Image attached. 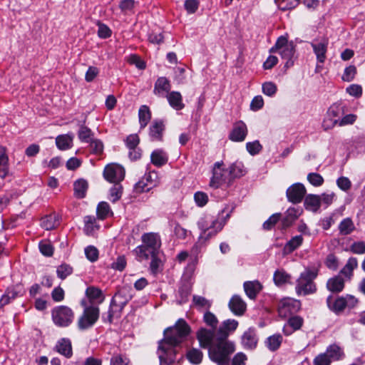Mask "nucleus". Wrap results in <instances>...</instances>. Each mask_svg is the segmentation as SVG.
Here are the masks:
<instances>
[{"instance_id": "nucleus-1", "label": "nucleus", "mask_w": 365, "mask_h": 365, "mask_svg": "<svg viewBox=\"0 0 365 365\" xmlns=\"http://www.w3.org/2000/svg\"><path fill=\"white\" fill-rule=\"evenodd\" d=\"M190 327L183 319H179L173 327L164 331V339L159 341L158 354L160 365H171L176 360L175 347L185 340Z\"/></svg>"}, {"instance_id": "nucleus-2", "label": "nucleus", "mask_w": 365, "mask_h": 365, "mask_svg": "<svg viewBox=\"0 0 365 365\" xmlns=\"http://www.w3.org/2000/svg\"><path fill=\"white\" fill-rule=\"evenodd\" d=\"M230 217V212L221 217H215L209 214H205L200 217L197 222V227L200 230L198 242L202 245L205 244L216 236L223 229Z\"/></svg>"}, {"instance_id": "nucleus-3", "label": "nucleus", "mask_w": 365, "mask_h": 365, "mask_svg": "<svg viewBox=\"0 0 365 365\" xmlns=\"http://www.w3.org/2000/svg\"><path fill=\"white\" fill-rule=\"evenodd\" d=\"M207 348H209L211 361L217 365H230V356L235 351V344L227 339H220L215 335Z\"/></svg>"}, {"instance_id": "nucleus-4", "label": "nucleus", "mask_w": 365, "mask_h": 365, "mask_svg": "<svg viewBox=\"0 0 365 365\" xmlns=\"http://www.w3.org/2000/svg\"><path fill=\"white\" fill-rule=\"evenodd\" d=\"M238 324L237 320L229 319L223 321L217 330L200 328L196 333L200 346L202 348H206L210 344L211 339L215 335L219 336L220 339H228V336L237 329Z\"/></svg>"}, {"instance_id": "nucleus-5", "label": "nucleus", "mask_w": 365, "mask_h": 365, "mask_svg": "<svg viewBox=\"0 0 365 365\" xmlns=\"http://www.w3.org/2000/svg\"><path fill=\"white\" fill-rule=\"evenodd\" d=\"M142 245L133 250L136 259L139 262L148 260L150 254L163 252L161 250L162 240L158 232H146L141 236Z\"/></svg>"}, {"instance_id": "nucleus-6", "label": "nucleus", "mask_w": 365, "mask_h": 365, "mask_svg": "<svg viewBox=\"0 0 365 365\" xmlns=\"http://www.w3.org/2000/svg\"><path fill=\"white\" fill-rule=\"evenodd\" d=\"M270 53H277L285 61L284 68H289L294 65V61L297 58L295 56L296 46L293 41H289L287 36H279L274 46L270 50Z\"/></svg>"}, {"instance_id": "nucleus-7", "label": "nucleus", "mask_w": 365, "mask_h": 365, "mask_svg": "<svg viewBox=\"0 0 365 365\" xmlns=\"http://www.w3.org/2000/svg\"><path fill=\"white\" fill-rule=\"evenodd\" d=\"M318 275L316 269H307L302 272L296 282L295 292L298 296L309 295L314 294L317 290V285L314 280Z\"/></svg>"}, {"instance_id": "nucleus-8", "label": "nucleus", "mask_w": 365, "mask_h": 365, "mask_svg": "<svg viewBox=\"0 0 365 365\" xmlns=\"http://www.w3.org/2000/svg\"><path fill=\"white\" fill-rule=\"evenodd\" d=\"M80 304L83 310L78 319L77 327L79 330L83 331L91 329L98 322L100 317V309L93 304L88 305L85 299H83Z\"/></svg>"}, {"instance_id": "nucleus-9", "label": "nucleus", "mask_w": 365, "mask_h": 365, "mask_svg": "<svg viewBox=\"0 0 365 365\" xmlns=\"http://www.w3.org/2000/svg\"><path fill=\"white\" fill-rule=\"evenodd\" d=\"M212 173L209 184L211 187L217 189L223 185H231V177H230L228 168H225L222 161L216 162L213 165Z\"/></svg>"}, {"instance_id": "nucleus-10", "label": "nucleus", "mask_w": 365, "mask_h": 365, "mask_svg": "<svg viewBox=\"0 0 365 365\" xmlns=\"http://www.w3.org/2000/svg\"><path fill=\"white\" fill-rule=\"evenodd\" d=\"M51 317L54 324L57 327H67L73 321L74 312L69 307L60 305L52 309Z\"/></svg>"}, {"instance_id": "nucleus-11", "label": "nucleus", "mask_w": 365, "mask_h": 365, "mask_svg": "<svg viewBox=\"0 0 365 365\" xmlns=\"http://www.w3.org/2000/svg\"><path fill=\"white\" fill-rule=\"evenodd\" d=\"M301 302L294 298L282 299L277 306L278 314L281 318H287L295 315L301 309Z\"/></svg>"}, {"instance_id": "nucleus-12", "label": "nucleus", "mask_w": 365, "mask_h": 365, "mask_svg": "<svg viewBox=\"0 0 365 365\" xmlns=\"http://www.w3.org/2000/svg\"><path fill=\"white\" fill-rule=\"evenodd\" d=\"M344 106L342 103H335L332 104L327 111V117L323 121L324 130H329L335 126L339 122L341 115L344 113Z\"/></svg>"}, {"instance_id": "nucleus-13", "label": "nucleus", "mask_w": 365, "mask_h": 365, "mask_svg": "<svg viewBox=\"0 0 365 365\" xmlns=\"http://www.w3.org/2000/svg\"><path fill=\"white\" fill-rule=\"evenodd\" d=\"M103 177L111 183H118L125 178V170L118 164L110 163L105 167Z\"/></svg>"}, {"instance_id": "nucleus-14", "label": "nucleus", "mask_w": 365, "mask_h": 365, "mask_svg": "<svg viewBox=\"0 0 365 365\" xmlns=\"http://www.w3.org/2000/svg\"><path fill=\"white\" fill-rule=\"evenodd\" d=\"M318 63L323 64L327 59V52L329 45V39L325 37L315 38L311 43Z\"/></svg>"}, {"instance_id": "nucleus-15", "label": "nucleus", "mask_w": 365, "mask_h": 365, "mask_svg": "<svg viewBox=\"0 0 365 365\" xmlns=\"http://www.w3.org/2000/svg\"><path fill=\"white\" fill-rule=\"evenodd\" d=\"M157 173L155 172L146 173L142 178L135 185L134 190L137 193L150 191L157 184Z\"/></svg>"}, {"instance_id": "nucleus-16", "label": "nucleus", "mask_w": 365, "mask_h": 365, "mask_svg": "<svg viewBox=\"0 0 365 365\" xmlns=\"http://www.w3.org/2000/svg\"><path fill=\"white\" fill-rule=\"evenodd\" d=\"M25 294V289L21 284L9 287L0 298V306L4 307L17 297H22Z\"/></svg>"}, {"instance_id": "nucleus-17", "label": "nucleus", "mask_w": 365, "mask_h": 365, "mask_svg": "<svg viewBox=\"0 0 365 365\" xmlns=\"http://www.w3.org/2000/svg\"><path fill=\"white\" fill-rule=\"evenodd\" d=\"M307 190L303 184L297 182L288 187L286 195L289 202L298 204L302 201Z\"/></svg>"}, {"instance_id": "nucleus-18", "label": "nucleus", "mask_w": 365, "mask_h": 365, "mask_svg": "<svg viewBox=\"0 0 365 365\" xmlns=\"http://www.w3.org/2000/svg\"><path fill=\"white\" fill-rule=\"evenodd\" d=\"M247 133L248 130L246 124L242 120H238L233 123L228 138L233 142H242L245 140Z\"/></svg>"}, {"instance_id": "nucleus-19", "label": "nucleus", "mask_w": 365, "mask_h": 365, "mask_svg": "<svg viewBox=\"0 0 365 365\" xmlns=\"http://www.w3.org/2000/svg\"><path fill=\"white\" fill-rule=\"evenodd\" d=\"M165 130V125L163 120H154L149 127V138L152 142H162Z\"/></svg>"}, {"instance_id": "nucleus-20", "label": "nucleus", "mask_w": 365, "mask_h": 365, "mask_svg": "<svg viewBox=\"0 0 365 365\" xmlns=\"http://www.w3.org/2000/svg\"><path fill=\"white\" fill-rule=\"evenodd\" d=\"M86 298L88 305H96L98 307L105 300V295L103 291L97 287L89 286L85 292Z\"/></svg>"}, {"instance_id": "nucleus-21", "label": "nucleus", "mask_w": 365, "mask_h": 365, "mask_svg": "<svg viewBox=\"0 0 365 365\" xmlns=\"http://www.w3.org/2000/svg\"><path fill=\"white\" fill-rule=\"evenodd\" d=\"M304 324V319L299 315H293L288 317L287 322L284 324L282 331L286 336H290L294 332L301 329Z\"/></svg>"}, {"instance_id": "nucleus-22", "label": "nucleus", "mask_w": 365, "mask_h": 365, "mask_svg": "<svg viewBox=\"0 0 365 365\" xmlns=\"http://www.w3.org/2000/svg\"><path fill=\"white\" fill-rule=\"evenodd\" d=\"M171 83L170 80L164 76L158 77L155 82L153 94L160 98H165L170 92Z\"/></svg>"}, {"instance_id": "nucleus-23", "label": "nucleus", "mask_w": 365, "mask_h": 365, "mask_svg": "<svg viewBox=\"0 0 365 365\" xmlns=\"http://www.w3.org/2000/svg\"><path fill=\"white\" fill-rule=\"evenodd\" d=\"M257 342L258 338L255 328H249L243 333L241 338V343L245 349H254L256 348Z\"/></svg>"}, {"instance_id": "nucleus-24", "label": "nucleus", "mask_w": 365, "mask_h": 365, "mask_svg": "<svg viewBox=\"0 0 365 365\" xmlns=\"http://www.w3.org/2000/svg\"><path fill=\"white\" fill-rule=\"evenodd\" d=\"M54 349L67 359H70L73 356L71 341L68 339L62 338L58 340Z\"/></svg>"}, {"instance_id": "nucleus-25", "label": "nucleus", "mask_w": 365, "mask_h": 365, "mask_svg": "<svg viewBox=\"0 0 365 365\" xmlns=\"http://www.w3.org/2000/svg\"><path fill=\"white\" fill-rule=\"evenodd\" d=\"M59 225V215L55 212L47 215L41 219V227L46 230H54Z\"/></svg>"}, {"instance_id": "nucleus-26", "label": "nucleus", "mask_w": 365, "mask_h": 365, "mask_svg": "<svg viewBox=\"0 0 365 365\" xmlns=\"http://www.w3.org/2000/svg\"><path fill=\"white\" fill-rule=\"evenodd\" d=\"M150 161L155 167L160 168L167 164L168 155L163 149H155L150 155Z\"/></svg>"}, {"instance_id": "nucleus-27", "label": "nucleus", "mask_w": 365, "mask_h": 365, "mask_svg": "<svg viewBox=\"0 0 365 365\" xmlns=\"http://www.w3.org/2000/svg\"><path fill=\"white\" fill-rule=\"evenodd\" d=\"M229 308L237 316L242 315L246 310V304L240 296L234 295L229 302Z\"/></svg>"}, {"instance_id": "nucleus-28", "label": "nucleus", "mask_w": 365, "mask_h": 365, "mask_svg": "<svg viewBox=\"0 0 365 365\" xmlns=\"http://www.w3.org/2000/svg\"><path fill=\"white\" fill-rule=\"evenodd\" d=\"M243 287L247 296L251 299H255L262 289V284L257 280L245 282Z\"/></svg>"}, {"instance_id": "nucleus-29", "label": "nucleus", "mask_w": 365, "mask_h": 365, "mask_svg": "<svg viewBox=\"0 0 365 365\" xmlns=\"http://www.w3.org/2000/svg\"><path fill=\"white\" fill-rule=\"evenodd\" d=\"M165 98H167L170 107L175 110H181L185 108L182 96L179 91H170Z\"/></svg>"}, {"instance_id": "nucleus-30", "label": "nucleus", "mask_w": 365, "mask_h": 365, "mask_svg": "<svg viewBox=\"0 0 365 365\" xmlns=\"http://www.w3.org/2000/svg\"><path fill=\"white\" fill-rule=\"evenodd\" d=\"M327 304L329 309L336 314L341 313L346 308L344 297H338L334 299L333 297L330 295L327 298Z\"/></svg>"}, {"instance_id": "nucleus-31", "label": "nucleus", "mask_w": 365, "mask_h": 365, "mask_svg": "<svg viewBox=\"0 0 365 365\" xmlns=\"http://www.w3.org/2000/svg\"><path fill=\"white\" fill-rule=\"evenodd\" d=\"M163 255V252H156L155 254H150V271L153 275L158 274L163 270V262L161 259Z\"/></svg>"}, {"instance_id": "nucleus-32", "label": "nucleus", "mask_w": 365, "mask_h": 365, "mask_svg": "<svg viewBox=\"0 0 365 365\" xmlns=\"http://www.w3.org/2000/svg\"><path fill=\"white\" fill-rule=\"evenodd\" d=\"M131 299L132 294H130V289L122 287L117 291L111 300H113V302L118 303V304L125 307Z\"/></svg>"}, {"instance_id": "nucleus-33", "label": "nucleus", "mask_w": 365, "mask_h": 365, "mask_svg": "<svg viewBox=\"0 0 365 365\" xmlns=\"http://www.w3.org/2000/svg\"><path fill=\"white\" fill-rule=\"evenodd\" d=\"M304 206L307 210L317 212L321 206V197L312 194L307 195L304 198Z\"/></svg>"}, {"instance_id": "nucleus-34", "label": "nucleus", "mask_w": 365, "mask_h": 365, "mask_svg": "<svg viewBox=\"0 0 365 365\" xmlns=\"http://www.w3.org/2000/svg\"><path fill=\"white\" fill-rule=\"evenodd\" d=\"M9 173V157L5 147L0 145V178H5Z\"/></svg>"}, {"instance_id": "nucleus-35", "label": "nucleus", "mask_w": 365, "mask_h": 365, "mask_svg": "<svg viewBox=\"0 0 365 365\" xmlns=\"http://www.w3.org/2000/svg\"><path fill=\"white\" fill-rule=\"evenodd\" d=\"M152 113L150 108L146 105H143L140 107L138 110V120L140 124V129H144L150 121Z\"/></svg>"}, {"instance_id": "nucleus-36", "label": "nucleus", "mask_w": 365, "mask_h": 365, "mask_svg": "<svg viewBox=\"0 0 365 365\" xmlns=\"http://www.w3.org/2000/svg\"><path fill=\"white\" fill-rule=\"evenodd\" d=\"M327 288L331 292H341L344 288V280L339 275L331 277L327 282Z\"/></svg>"}, {"instance_id": "nucleus-37", "label": "nucleus", "mask_w": 365, "mask_h": 365, "mask_svg": "<svg viewBox=\"0 0 365 365\" xmlns=\"http://www.w3.org/2000/svg\"><path fill=\"white\" fill-rule=\"evenodd\" d=\"M212 305V301L199 295H193L192 301V307L198 311H209Z\"/></svg>"}, {"instance_id": "nucleus-38", "label": "nucleus", "mask_w": 365, "mask_h": 365, "mask_svg": "<svg viewBox=\"0 0 365 365\" xmlns=\"http://www.w3.org/2000/svg\"><path fill=\"white\" fill-rule=\"evenodd\" d=\"M300 215L299 210L294 207H289L285 212L284 217L282 220V224L283 228H287L290 227L294 221Z\"/></svg>"}, {"instance_id": "nucleus-39", "label": "nucleus", "mask_w": 365, "mask_h": 365, "mask_svg": "<svg viewBox=\"0 0 365 365\" xmlns=\"http://www.w3.org/2000/svg\"><path fill=\"white\" fill-rule=\"evenodd\" d=\"M292 276L283 269H277L273 274V281L277 287L290 283Z\"/></svg>"}, {"instance_id": "nucleus-40", "label": "nucleus", "mask_w": 365, "mask_h": 365, "mask_svg": "<svg viewBox=\"0 0 365 365\" xmlns=\"http://www.w3.org/2000/svg\"><path fill=\"white\" fill-rule=\"evenodd\" d=\"M88 185L86 180L78 179L73 183L74 196L78 199L85 197Z\"/></svg>"}, {"instance_id": "nucleus-41", "label": "nucleus", "mask_w": 365, "mask_h": 365, "mask_svg": "<svg viewBox=\"0 0 365 365\" xmlns=\"http://www.w3.org/2000/svg\"><path fill=\"white\" fill-rule=\"evenodd\" d=\"M57 148L61 150L70 149L73 145V137L68 134L59 135L56 138Z\"/></svg>"}, {"instance_id": "nucleus-42", "label": "nucleus", "mask_w": 365, "mask_h": 365, "mask_svg": "<svg viewBox=\"0 0 365 365\" xmlns=\"http://www.w3.org/2000/svg\"><path fill=\"white\" fill-rule=\"evenodd\" d=\"M303 237L302 235H297L292 237L284 245V252L285 254H290L299 248L303 242Z\"/></svg>"}, {"instance_id": "nucleus-43", "label": "nucleus", "mask_w": 365, "mask_h": 365, "mask_svg": "<svg viewBox=\"0 0 365 365\" xmlns=\"http://www.w3.org/2000/svg\"><path fill=\"white\" fill-rule=\"evenodd\" d=\"M84 232L87 235H93L99 229L94 216L88 215L84 217Z\"/></svg>"}, {"instance_id": "nucleus-44", "label": "nucleus", "mask_w": 365, "mask_h": 365, "mask_svg": "<svg viewBox=\"0 0 365 365\" xmlns=\"http://www.w3.org/2000/svg\"><path fill=\"white\" fill-rule=\"evenodd\" d=\"M229 174L231 177V182H232L235 178H239L245 174L244 166L242 163H232L229 168Z\"/></svg>"}, {"instance_id": "nucleus-45", "label": "nucleus", "mask_w": 365, "mask_h": 365, "mask_svg": "<svg viewBox=\"0 0 365 365\" xmlns=\"http://www.w3.org/2000/svg\"><path fill=\"white\" fill-rule=\"evenodd\" d=\"M358 266V261L355 257H351L348 259L345 266L340 271V274L344 277L351 279L353 276V271Z\"/></svg>"}, {"instance_id": "nucleus-46", "label": "nucleus", "mask_w": 365, "mask_h": 365, "mask_svg": "<svg viewBox=\"0 0 365 365\" xmlns=\"http://www.w3.org/2000/svg\"><path fill=\"white\" fill-rule=\"evenodd\" d=\"M282 336L281 334H274L269 336L266 341V346L272 351H277L281 346Z\"/></svg>"}, {"instance_id": "nucleus-47", "label": "nucleus", "mask_w": 365, "mask_h": 365, "mask_svg": "<svg viewBox=\"0 0 365 365\" xmlns=\"http://www.w3.org/2000/svg\"><path fill=\"white\" fill-rule=\"evenodd\" d=\"M355 230L354 224L349 217L344 219L339 225V230L341 235H348Z\"/></svg>"}, {"instance_id": "nucleus-48", "label": "nucleus", "mask_w": 365, "mask_h": 365, "mask_svg": "<svg viewBox=\"0 0 365 365\" xmlns=\"http://www.w3.org/2000/svg\"><path fill=\"white\" fill-rule=\"evenodd\" d=\"M192 292V286L190 283H183L179 288L178 293L180 299H178V304H185L188 301V297Z\"/></svg>"}, {"instance_id": "nucleus-49", "label": "nucleus", "mask_w": 365, "mask_h": 365, "mask_svg": "<svg viewBox=\"0 0 365 365\" xmlns=\"http://www.w3.org/2000/svg\"><path fill=\"white\" fill-rule=\"evenodd\" d=\"M186 357L191 364H199L202 360L203 354L200 349L192 348L187 352Z\"/></svg>"}, {"instance_id": "nucleus-50", "label": "nucleus", "mask_w": 365, "mask_h": 365, "mask_svg": "<svg viewBox=\"0 0 365 365\" xmlns=\"http://www.w3.org/2000/svg\"><path fill=\"white\" fill-rule=\"evenodd\" d=\"M111 212L110 205L108 202H101L98 203L96 209V214L98 219L105 220Z\"/></svg>"}, {"instance_id": "nucleus-51", "label": "nucleus", "mask_w": 365, "mask_h": 365, "mask_svg": "<svg viewBox=\"0 0 365 365\" xmlns=\"http://www.w3.org/2000/svg\"><path fill=\"white\" fill-rule=\"evenodd\" d=\"M73 267L71 265L63 263L57 267L56 274L59 279L64 280L73 273Z\"/></svg>"}, {"instance_id": "nucleus-52", "label": "nucleus", "mask_w": 365, "mask_h": 365, "mask_svg": "<svg viewBox=\"0 0 365 365\" xmlns=\"http://www.w3.org/2000/svg\"><path fill=\"white\" fill-rule=\"evenodd\" d=\"M327 356L329 357V359L334 360H339L344 356V352L342 349L337 345L334 344L331 345L327 351Z\"/></svg>"}, {"instance_id": "nucleus-53", "label": "nucleus", "mask_w": 365, "mask_h": 365, "mask_svg": "<svg viewBox=\"0 0 365 365\" xmlns=\"http://www.w3.org/2000/svg\"><path fill=\"white\" fill-rule=\"evenodd\" d=\"M203 322L211 329L210 330H217L218 319L217 317L210 311H206L203 315Z\"/></svg>"}, {"instance_id": "nucleus-54", "label": "nucleus", "mask_w": 365, "mask_h": 365, "mask_svg": "<svg viewBox=\"0 0 365 365\" xmlns=\"http://www.w3.org/2000/svg\"><path fill=\"white\" fill-rule=\"evenodd\" d=\"M93 135V132L89 128L84 125H81L78 132V137L81 142L89 143L92 140Z\"/></svg>"}, {"instance_id": "nucleus-55", "label": "nucleus", "mask_w": 365, "mask_h": 365, "mask_svg": "<svg viewBox=\"0 0 365 365\" xmlns=\"http://www.w3.org/2000/svg\"><path fill=\"white\" fill-rule=\"evenodd\" d=\"M123 194V187L118 183H114V185L110 190L109 199L111 202H115L119 200Z\"/></svg>"}, {"instance_id": "nucleus-56", "label": "nucleus", "mask_w": 365, "mask_h": 365, "mask_svg": "<svg viewBox=\"0 0 365 365\" xmlns=\"http://www.w3.org/2000/svg\"><path fill=\"white\" fill-rule=\"evenodd\" d=\"M110 365H131V362L125 355L115 354L110 358Z\"/></svg>"}, {"instance_id": "nucleus-57", "label": "nucleus", "mask_w": 365, "mask_h": 365, "mask_svg": "<svg viewBox=\"0 0 365 365\" xmlns=\"http://www.w3.org/2000/svg\"><path fill=\"white\" fill-rule=\"evenodd\" d=\"M279 9L282 11L295 8L299 3V0H275Z\"/></svg>"}, {"instance_id": "nucleus-58", "label": "nucleus", "mask_w": 365, "mask_h": 365, "mask_svg": "<svg viewBox=\"0 0 365 365\" xmlns=\"http://www.w3.org/2000/svg\"><path fill=\"white\" fill-rule=\"evenodd\" d=\"M89 147L92 154L100 155L103 152V142L98 139H92L89 142Z\"/></svg>"}, {"instance_id": "nucleus-59", "label": "nucleus", "mask_w": 365, "mask_h": 365, "mask_svg": "<svg viewBox=\"0 0 365 365\" xmlns=\"http://www.w3.org/2000/svg\"><path fill=\"white\" fill-rule=\"evenodd\" d=\"M281 214L274 213L262 225L264 230H271L276 224L280 220Z\"/></svg>"}, {"instance_id": "nucleus-60", "label": "nucleus", "mask_w": 365, "mask_h": 365, "mask_svg": "<svg viewBox=\"0 0 365 365\" xmlns=\"http://www.w3.org/2000/svg\"><path fill=\"white\" fill-rule=\"evenodd\" d=\"M127 62L135 65L138 69L143 70L146 67L145 62L137 54H130L127 57Z\"/></svg>"}, {"instance_id": "nucleus-61", "label": "nucleus", "mask_w": 365, "mask_h": 365, "mask_svg": "<svg viewBox=\"0 0 365 365\" xmlns=\"http://www.w3.org/2000/svg\"><path fill=\"white\" fill-rule=\"evenodd\" d=\"M85 255L89 261L94 262L98 260L99 252L96 247L89 245L85 248Z\"/></svg>"}, {"instance_id": "nucleus-62", "label": "nucleus", "mask_w": 365, "mask_h": 365, "mask_svg": "<svg viewBox=\"0 0 365 365\" xmlns=\"http://www.w3.org/2000/svg\"><path fill=\"white\" fill-rule=\"evenodd\" d=\"M356 74V66L351 65V66L345 68L341 78L344 81L350 82L354 80Z\"/></svg>"}, {"instance_id": "nucleus-63", "label": "nucleus", "mask_w": 365, "mask_h": 365, "mask_svg": "<svg viewBox=\"0 0 365 365\" xmlns=\"http://www.w3.org/2000/svg\"><path fill=\"white\" fill-rule=\"evenodd\" d=\"M40 252L46 257H51L53 254V247L49 242L41 241L38 245Z\"/></svg>"}, {"instance_id": "nucleus-64", "label": "nucleus", "mask_w": 365, "mask_h": 365, "mask_svg": "<svg viewBox=\"0 0 365 365\" xmlns=\"http://www.w3.org/2000/svg\"><path fill=\"white\" fill-rule=\"evenodd\" d=\"M349 250L356 255H364L365 254V242L356 241L351 244Z\"/></svg>"}]
</instances>
